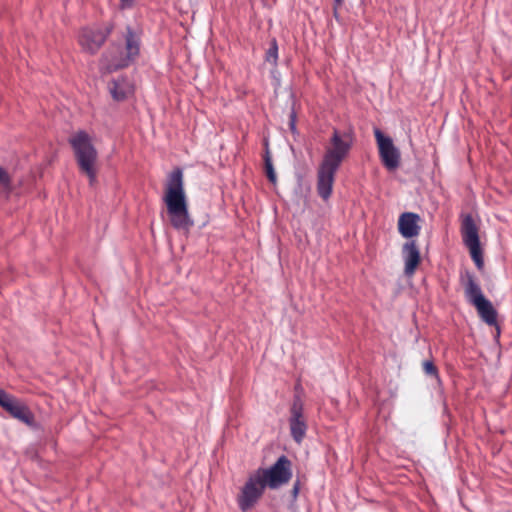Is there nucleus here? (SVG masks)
Returning <instances> with one entry per match:
<instances>
[{
    "label": "nucleus",
    "mask_w": 512,
    "mask_h": 512,
    "mask_svg": "<svg viewBox=\"0 0 512 512\" xmlns=\"http://www.w3.org/2000/svg\"><path fill=\"white\" fill-rule=\"evenodd\" d=\"M292 478V462L282 455L269 468H258L251 473L237 496L242 512H248L262 497L265 488L278 489Z\"/></svg>",
    "instance_id": "1"
},
{
    "label": "nucleus",
    "mask_w": 512,
    "mask_h": 512,
    "mask_svg": "<svg viewBox=\"0 0 512 512\" xmlns=\"http://www.w3.org/2000/svg\"><path fill=\"white\" fill-rule=\"evenodd\" d=\"M351 147L352 139L350 136L341 134L337 129H334L330 144L327 146L317 170V193L324 201L330 198L336 172L349 154Z\"/></svg>",
    "instance_id": "2"
},
{
    "label": "nucleus",
    "mask_w": 512,
    "mask_h": 512,
    "mask_svg": "<svg viewBox=\"0 0 512 512\" xmlns=\"http://www.w3.org/2000/svg\"><path fill=\"white\" fill-rule=\"evenodd\" d=\"M163 202L170 225L179 231L188 232L194 225L184 186V175L180 168L172 170L164 185Z\"/></svg>",
    "instance_id": "3"
},
{
    "label": "nucleus",
    "mask_w": 512,
    "mask_h": 512,
    "mask_svg": "<svg viewBox=\"0 0 512 512\" xmlns=\"http://www.w3.org/2000/svg\"><path fill=\"white\" fill-rule=\"evenodd\" d=\"M71 145L80 173L84 174L89 184L97 181L98 152L93 145L91 136L84 130L75 132L68 140Z\"/></svg>",
    "instance_id": "4"
},
{
    "label": "nucleus",
    "mask_w": 512,
    "mask_h": 512,
    "mask_svg": "<svg viewBox=\"0 0 512 512\" xmlns=\"http://www.w3.org/2000/svg\"><path fill=\"white\" fill-rule=\"evenodd\" d=\"M139 52L140 37L130 27H127L124 50H117L115 54L113 51L105 54L102 59L101 69L110 73L128 67L138 57Z\"/></svg>",
    "instance_id": "5"
},
{
    "label": "nucleus",
    "mask_w": 512,
    "mask_h": 512,
    "mask_svg": "<svg viewBox=\"0 0 512 512\" xmlns=\"http://www.w3.org/2000/svg\"><path fill=\"white\" fill-rule=\"evenodd\" d=\"M0 406L9 415L27 426L33 427L35 424L34 414L31 412L29 407L17 399L13 395L7 393L5 390L0 388Z\"/></svg>",
    "instance_id": "6"
},
{
    "label": "nucleus",
    "mask_w": 512,
    "mask_h": 512,
    "mask_svg": "<svg viewBox=\"0 0 512 512\" xmlns=\"http://www.w3.org/2000/svg\"><path fill=\"white\" fill-rule=\"evenodd\" d=\"M374 136L383 165L389 170L396 169L400 164V152L394 146L392 139L385 136L378 128L374 129Z\"/></svg>",
    "instance_id": "7"
},
{
    "label": "nucleus",
    "mask_w": 512,
    "mask_h": 512,
    "mask_svg": "<svg viewBox=\"0 0 512 512\" xmlns=\"http://www.w3.org/2000/svg\"><path fill=\"white\" fill-rule=\"evenodd\" d=\"M290 433L295 442L301 443L307 431V423L304 417V405L299 396H296L290 408L289 417Z\"/></svg>",
    "instance_id": "8"
},
{
    "label": "nucleus",
    "mask_w": 512,
    "mask_h": 512,
    "mask_svg": "<svg viewBox=\"0 0 512 512\" xmlns=\"http://www.w3.org/2000/svg\"><path fill=\"white\" fill-rule=\"evenodd\" d=\"M110 32V28L106 30L84 28L79 36V44L85 51L92 54L96 53L104 44Z\"/></svg>",
    "instance_id": "9"
},
{
    "label": "nucleus",
    "mask_w": 512,
    "mask_h": 512,
    "mask_svg": "<svg viewBox=\"0 0 512 512\" xmlns=\"http://www.w3.org/2000/svg\"><path fill=\"white\" fill-rule=\"evenodd\" d=\"M420 216L413 212H404L398 219V231L404 238H413L420 233Z\"/></svg>",
    "instance_id": "10"
},
{
    "label": "nucleus",
    "mask_w": 512,
    "mask_h": 512,
    "mask_svg": "<svg viewBox=\"0 0 512 512\" xmlns=\"http://www.w3.org/2000/svg\"><path fill=\"white\" fill-rule=\"evenodd\" d=\"M402 252L405 262L404 274L411 277L421 262L419 248L415 241H410L403 245Z\"/></svg>",
    "instance_id": "11"
},
{
    "label": "nucleus",
    "mask_w": 512,
    "mask_h": 512,
    "mask_svg": "<svg viewBox=\"0 0 512 512\" xmlns=\"http://www.w3.org/2000/svg\"><path fill=\"white\" fill-rule=\"evenodd\" d=\"M460 283L464 288L466 299L471 304L476 303L478 299L485 298L475 275L470 271H465L461 273Z\"/></svg>",
    "instance_id": "12"
},
{
    "label": "nucleus",
    "mask_w": 512,
    "mask_h": 512,
    "mask_svg": "<svg viewBox=\"0 0 512 512\" xmlns=\"http://www.w3.org/2000/svg\"><path fill=\"white\" fill-rule=\"evenodd\" d=\"M108 88L112 98L116 101H123L133 93L132 84L124 77L112 80Z\"/></svg>",
    "instance_id": "13"
},
{
    "label": "nucleus",
    "mask_w": 512,
    "mask_h": 512,
    "mask_svg": "<svg viewBox=\"0 0 512 512\" xmlns=\"http://www.w3.org/2000/svg\"><path fill=\"white\" fill-rule=\"evenodd\" d=\"M478 312L479 317L489 326L497 327V311L493 307L492 303L486 299H478L473 304Z\"/></svg>",
    "instance_id": "14"
},
{
    "label": "nucleus",
    "mask_w": 512,
    "mask_h": 512,
    "mask_svg": "<svg viewBox=\"0 0 512 512\" xmlns=\"http://www.w3.org/2000/svg\"><path fill=\"white\" fill-rule=\"evenodd\" d=\"M461 235L466 246L479 244L478 227L471 215H466L461 224Z\"/></svg>",
    "instance_id": "15"
},
{
    "label": "nucleus",
    "mask_w": 512,
    "mask_h": 512,
    "mask_svg": "<svg viewBox=\"0 0 512 512\" xmlns=\"http://www.w3.org/2000/svg\"><path fill=\"white\" fill-rule=\"evenodd\" d=\"M466 247L469 249L471 258L475 262V265L477 266V268L482 269L484 263H483V257H482V251L480 248V243L476 244V245L475 244L469 245Z\"/></svg>",
    "instance_id": "16"
},
{
    "label": "nucleus",
    "mask_w": 512,
    "mask_h": 512,
    "mask_svg": "<svg viewBox=\"0 0 512 512\" xmlns=\"http://www.w3.org/2000/svg\"><path fill=\"white\" fill-rule=\"evenodd\" d=\"M264 164H265V172H266L267 178L269 179L270 182L276 183L277 176H276L275 170L273 168L272 159L268 152L266 153V155L264 157Z\"/></svg>",
    "instance_id": "17"
},
{
    "label": "nucleus",
    "mask_w": 512,
    "mask_h": 512,
    "mask_svg": "<svg viewBox=\"0 0 512 512\" xmlns=\"http://www.w3.org/2000/svg\"><path fill=\"white\" fill-rule=\"evenodd\" d=\"M277 59H278V46H277L276 40L274 39L271 42V45L266 52V60L268 62L272 63L273 65H276Z\"/></svg>",
    "instance_id": "18"
},
{
    "label": "nucleus",
    "mask_w": 512,
    "mask_h": 512,
    "mask_svg": "<svg viewBox=\"0 0 512 512\" xmlns=\"http://www.w3.org/2000/svg\"><path fill=\"white\" fill-rule=\"evenodd\" d=\"M11 177L6 169L0 167V189L10 190L11 189Z\"/></svg>",
    "instance_id": "19"
},
{
    "label": "nucleus",
    "mask_w": 512,
    "mask_h": 512,
    "mask_svg": "<svg viewBox=\"0 0 512 512\" xmlns=\"http://www.w3.org/2000/svg\"><path fill=\"white\" fill-rule=\"evenodd\" d=\"M423 371L426 375L433 376L435 378H439L438 369L431 360H426L422 364Z\"/></svg>",
    "instance_id": "20"
},
{
    "label": "nucleus",
    "mask_w": 512,
    "mask_h": 512,
    "mask_svg": "<svg viewBox=\"0 0 512 512\" xmlns=\"http://www.w3.org/2000/svg\"><path fill=\"white\" fill-rule=\"evenodd\" d=\"M135 0H120L122 9L131 8Z\"/></svg>",
    "instance_id": "21"
},
{
    "label": "nucleus",
    "mask_w": 512,
    "mask_h": 512,
    "mask_svg": "<svg viewBox=\"0 0 512 512\" xmlns=\"http://www.w3.org/2000/svg\"><path fill=\"white\" fill-rule=\"evenodd\" d=\"M299 489H300V484H299V481H297V482L294 484V486H293V488H292V491H291V493H292V495H293V497H294V498H296V497L298 496V494H299Z\"/></svg>",
    "instance_id": "22"
},
{
    "label": "nucleus",
    "mask_w": 512,
    "mask_h": 512,
    "mask_svg": "<svg viewBox=\"0 0 512 512\" xmlns=\"http://www.w3.org/2000/svg\"><path fill=\"white\" fill-rule=\"evenodd\" d=\"M335 2V5H334V9L336 10L338 7H340L343 3V0H334Z\"/></svg>",
    "instance_id": "23"
}]
</instances>
